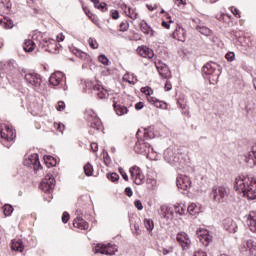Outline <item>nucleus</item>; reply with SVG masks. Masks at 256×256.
<instances>
[{"label": "nucleus", "instance_id": "58836bf2", "mask_svg": "<svg viewBox=\"0 0 256 256\" xmlns=\"http://www.w3.org/2000/svg\"><path fill=\"white\" fill-rule=\"evenodd\" d=\"M3 212L6 217L11 216L13 213V206H11V204H5L3 206Z\"/></svg>", "mask_w": 256, "mask_h": 256}, {"label": "nucleus", "instance_id": "4be33fe9", "mask_svg": "<svg viewBox=\"0 0 256 256\" xmlns=\"http://www.w3.org/2000/svg\"><path fill=\"white\" fill-rule=\"evenodd\" d=\"M157 69L160 77L163 79H170L171 70H169V66L167 64H158Z\"/></svg>", "mask_w": 256, "mask_h": 256}, {"label": "nucleus", "instance_id": "9b49d317", "mask_svg": "<svg viewBox=\"0 0 256 256\" xmlns=\"http://www.w3.org/2000/svg\"><path fill=\"white\" fill-rule=\"evenodd\" d=\"M49 83L50 85H53V87H57L61 85L64 91H67L68 89L65 74H63V72H60V71H57L51 74L49 78Z\"/></svg>", "mask_w": 256, "mask_h": 256}, {"label": "nucleus", "instance_id": "0e129e2a", "mask_svg": "<svg viewBox=\"0 0 256 256\" xmlns=\"http://www.w3.org/2000/svg\"><path fill=\"white\" fill-rule=\"evenodd\" d=\"M111 17H112V19H115V20L119 19V11L112 10L111 11Z\"/></svg>", "mask_w": 256, "mask_h": 256}, {"label": "nucleus", "instance_id": "4d7b16f0", "mask_svg": "<svg viewBox=\"0 0 256 256\" xmlns=\"http://www.w3.org/2000/svg\"><path fill=\"white\" fill-rule=\"evenodd\" d=\"M54 126L60 133H63L65 131V126L61 123H55Z\"/></svg>", "mask_w": 256, "mask_h": 256}, {"label": "nucleus", "instance_id": "7c9ffc66", "mask_svg": "<svg viewBox=\"0 0 256 256\" xmlns=\"http://www.w3.org/2000/svg\"><path fill=\"white\" fill-rule=\"evenodd\" d=\"M196 31H199V33H201V35H205V37H211V35H213V31L205 26V24L196 26Z\"/></svg>", "mask_w": 256, "mask_h": 256}, {"label": "nucleus", "instance_id": "a211bd4d", "mask_svg": "<svg viewBox=\"0 0 256 256\" xmlns=\"http://www.w3.org/2000/svg\"><path fill=\"white\" fill-rule=\"evenodd\" d=\"M242 251L246 253V255L256 256V242L253 239L245 240L243 242Z\"/></svg>", "mask_w": 256, "mask_h": 256}, {"label": "nucleus", "instance_id": "f8f14e48", "mask_svg": "<svg viewBox=\"0 0 256 256\" xmlns=\"http://www.w3.org/2000/svg\"><path fill=\"white\" fill-rule=\"evenodd\" d=\"M23 164L25 167H30V169H34L35 173L39 171V169H43L41 166V162L39 161V154L34 153L24 159Z\"/></svg>", "mask_w": 256, "mask_h": 256}, {"label": "nucleus", "instance_id": "72a5a7b5", "mask_svg": "<svg viewBox=\"0 0 256 256\" xmlns=\"http://www.w3.org/2000/svg\"><path fill=\"white\" fill-rule=\"evenodd\" d=\"M122 79L126 83H129V85H135V83H137V76H135V74L126 73Z\"/></svg>", "mask_w": 256, "mask_h": 256}, {"label": "nucleus", "instance_id": "39448f33", "mask_svg": "<svg viewBox=\"0 0 256 256\" xmlns=\"http://www.w3.org/2000/svg\"><path fill=\"white\" fill-rule=\"evenodd\" d=\"M141 133V130H138L136 133L137 142L134 147L135 153H139L140 155H149V153H155V149L151 147V144L147 142L143 136H141Z\"/></svg>", "mask_w": 256, "mask_h": 256}, {"label": "nucleus", "instance_id": "ea45409f", "mask_svg": "<svg viewBox=\"0 0 256 256\" xmlns=\"http://www.w3.org/2000/svg\"><path fill=\"white\" fill-rule=\"evenodd\" d=\"M129 172H130V175H131V179H133L138 174L141 173V168H139L138 166H133V167L130 168Z\"/></svg>", "mask_w": 256, "mask_h": 256}, {"label": "nucleus", "instance_id": "0eeeda50", "mask_svg": "<svg viewBox=\"0 0 256 256\" xmlns=\"http://www.w3.org/2000/svg\"><path fill=\"white\" fill-rule=\"evenodd\" d=\"M83 89L85 93H93L98 99H107V90L103 86L93 83V81H85Z\"/></svg>", "mask_w": 256, "mask_h": 256}, {"label": "nucleus", "instance_id": "774afa93", "mask_svg": "<svg viewBox=\"0 0 256 256\" xmlns=\"http://www.w3.org/2000/svg\"><path fill=\"white\" fill-rule=\"evenodd\" d=\"M193 256H207V253L203 252L202 250L195 251Z\"/></svg>", "mask_w": 256, "mask_h": 256}, {"label": "nucleus", "instance_id": "cd10ccee", "mask_svg": "<svg viewBox=\"0 0 256 256\" xmlns=\"http://www.w3.org/2000/svg\"><path fill=\"white\" fill-rule=\"evenodd\" d=\"M157 137V134H155V128L148 127L143 130V137L142 139H145L146 141H149V139H155Z\"/></svg>", "mask_w": 256, "mask_h": 256}, {"label": "nucleus", "instance_id": "e433bc0d", "mask_svg": "<svg viewBox=\"0 0 256 256\" xmlns=\"http://www.w3.org/2000/svg\"><path fill=\"white\" fill-rule=\"evenodd\" d=\"M187 213L189 215H197L199 213V207L195 203H192L187 207Z\"/></svg>", "mask_w": 256, "mask_h": 256}, {"label": "nucleus", "instance_id": "37998d69", "mask_svg": "<svg viewBox=\"0 0 256 256\" xmlns=\"http://www.w3.org/2000/svg\"><path fill=\"white\" fill-rule=\"evenodd\" d=\"M84 173L87 177H91V175H93V166L90 163H87L84 166Z\"/></svg>", "mask_w": 256, "mask_h": 256}, {"label": "nucleus", "instance_id": "4c0bfd02", "mask_svg": "<svg viewBox=\"0 0 256 256\" xmlns=\"http://www.w3.org/2000/svg\"><path fill=\"white\" fill-rule=\"evenodd\" d=\"M94 7L95 9H99V11H102V13H105V11H107V3L99 2V0L94 4Z\"/></svg>", "mask_w": 256, "mask_h": 256}, {"label": "nucleus", "instance_id": "b1692460", "mask_svg": "<svg viewBox=\"0 0 256 256\" xmlns=\"http://www.w3.org/2000/svg\"><path fill=\"white\" fill-rule=\"evenodd\" d=\"M159 215L162 219H166V221H169V219L173 218V211L171 210V208L163 205L160 207Z\"/></svg>", "mask_w": 256, "mask_h": 256}, {"label": "nucleus", "instance_id": "e2e57ef3", "mask_svg": "<svg viewBox=\"0 0 256 256\" xmlns=\"http://www.w3.org/2000/svg\"><path fill=\"white\" fill-rule=\"evenodd\" d=\"M70 219V215L68 212H63L62 214V223H67Z\"/></svg>", "mask_w": 256, "mask_h": 256}, {"label": "nucleus", "instance_id": "69168bd1", "mask_svg": "<svg viewBox=\"0 0 256 256\" xmlns=\"http://www.w3.org/2000/svg\"><path fill=\"white\" fill-rule=\"evenodd\" d=\"M125 194L127 195V197H133V190L131 189V187L125 188Z\"/></svg>", "mask_w": 256, "mask_h": 256}, {"label": "nucleus", "instance_id": "f257e3e1", "mask_svg": "<svg viewBox=\"0 0 256 256\" xmlns=\"http://www.w3.org/2000/svg\"><path fill=\"white\" fill-rule=\"evenodd\" d=\"M234 187L236 191L243 194L250 201L256 199V177L253 175L241 174L235 178Z\"/></svg>", "mask_w": 256, "mask_h": 256}, {"label": "nucleus", "instance_id": "5701e85b", "mask_svg": "<svg viewBox=\"0 0 256 256\" xmlns=\"http://www.w3.org/2000/svg\"><path fill=\"white\" fill-rule=\"evenodd\" d=\"M140 31H142L144 35H149V37L155 36V30H153V28L145 20L140 23Z\"/></svg>", "mask_w": 256, "mask_h": 256}, {"label": "nucleus", "instance_id": "f704fd0d", "mask_svg": "<svg viewBox=\"0 0 256 256\" xmlns=\"http://www.w3.org/2000/svg\"><path fill=\"white\" fill-rule=\"evenodd\" d=\"M174 211L177 215H185V213H187V206L178 203L174 206Z\"/></svg>", "mask_w": 256, "mask_h": 256}, {"label": "nucleus", "instance_id": "680f3d73", "mask_svg": "<svg viewBox=\"0 0 256 256\" xmlns=\"http://www.w3.org/2000/svg\"><path fill=\"white\" fill-rule=\"evenodd\" d=\"M134 205L138 211H143V203H141V200H136L134 202Z\"/></svg>", "mask_w": 256, "mask_h": 256}, {"label": "nucleus", "instance_id": "49530a36", "mask_svg": "<svg viewBox=\"0 0 256 256\" xmlns=\"http://www.w3.org/2000/svg\"><path fill=\"white\" fill-rule=\"evenodd\" d=\"M107 179H109V181H112V183H115L116 181H119V174L115 172L107 174Z\"/></svg>", "mask_w": 256, "mask_h": 256}, {"label": "nucleus", "instance_id": "5fc2aeb1", "mask_svg": "<svg viewBox=\"0 0 256 256\" xmlns=\"http://www.w3.org/2000/svg\"><path fill=\"white\" fill-rule=\"evenodd\" d=\"M103 159L106 165H109L111 163V158H109V153L105 150H103Z\"/></svg>", "mask_w": 256, "mask_h": 256}, {"label": "nucleus", "instance_id": "8fccbe9b", "mask_svg": "<svg viewBox=\"0 0 256 256\" xmlns=\"http://www.w3.org/2000/svg\"><path fill=\"white\" fill-rule=\"evenodd\" d=\"M98 61L102 63V65H109V58H107V56H105L104 54H101L98 57Z\"/></svg>", "mask_w": 256, "mask_h": 256}, {"label": "nucleus", "instance_id": "052dcab7", "mask_svg": "<svg viewBox=\"0 0 256 256\" xmlns=\"http://www.w3.org/2000/svg\"><path fill=\"white\" fill-rule=\"evenodd\" d=\"M172 89H173V85L171 84V81L166 80L165 85H164V90L171 91Z\"/></svg>", "mask_w": 256, "mask_h": 256}, {"label": "nucleus", "instance_id": "a878e982", "mask_svg": "<svg viewBox=\"0 0 256 256\" xmlns=\"http://www.w3.org/2000/svg\"><path fill=\"white\" fill-rule=\"evenodd\" d=\"M138 55H140V57H144V59H153V55L155 54L150 48L142 46L138 48Z\"/></svg>", "mask_w": 256, "mask_h": 256}, {"label": "nucleus", "instance_id": "c85d7f7f", "mask_svg": "<svg viewBox=\"0 0 256 256\" xmlns=\"http://www.w3.org/2000/svg\"><path fill=\"white\" fill-rule=\"evenodd\" d=\"M247 224L250 227V231H253V233H255V231H256V212H254V211L250 212L248 219H247Z\"/></svg>", "mask_w": 256, "mask_h": 256}, {"label": "nucleus", "instance_id": "2f4dec72", "mask_svg": "<svg viewBox=\"0 0 256 256\" xmlns=\"http://www.w3.org/2000/svg\"><path fill=\"white\" fill-rule=\"evenodd\" d=\"M25 249V246L23 245V240H14L12 242V250L18 251L19 253H23V250Z\"/></svg>", "mask_w": 256, "mask_h": 256}, {"label": "nucleus", "instance_id": "bb28decb", "mask_svg": "<svg viewBox=\"0 0 256 256\" xmlns=\"http://www.w3.org/2000/svg\"><path fill=\"white\" fill-rule=\"evenodd\" d=\"M0 26L4 27V29H13V20L7 16L0 15Z\"/></svg>", "mask_w": 256, "mask_h": 256}, {"label": "nucleus", "instance_id": "1a4fd4ad", "mask_svg": "<svg viewBox=\"0 0 256 256\" xmlns=\"http://www.w3.org/2000/svg\"><path fill=\"white\" fill-rule=\"evenodd\" d=\"M85 119L88 121L89 127L91 129H95L96 131H101V127H103V124L101 123V119L97 117V113L95 111L88 109L85 111Z\"/></svg>", "mask_w": 256, "mask_h": 256}, {"label": "nucleus", "instance_id": "c756f323", "mask_svg": "<svg viewBox=\"0 0 256 256\" xmlns=\"http://www.w3.org/2000/svg\"><path fill=\"white\" fill-rule=\"evenodd\" d=\"M113 107L114 111H116V114H118L119 116L126 115V113H129V109H127V107L118 104L117 102L113 103Z\"/></svg>", "mask_w": 256, "mask_h": 256}, {"label": "nucleus", "instance_id": "3c124183", "mask_svg": "<svg viewBox=\"0 0 256 256\" xmlns=\"http://www.w3.org/2000/svg\"><path fill=\"white\" fill-rule=\"evenodd\" d=\"M120 31H122V32L129 31V22L128 21H123L120 23Z\"/></svg>", "mask_w": 256, "mask_h": 256}, {"label": "nucleus", "instance_id": "bf43d9fd", "mask_svg": "<svg viewBox=\"0 0 256 256\" xmlns=\"http://www.w3.org/2000/svg\"><path fill=\"white\" fill-rule=\"evenodd\" d=\"M147 184L151 185V187H157V180H155V178H148L147 179Z\"/></svg>", "mask_w": 256, "mask_h": 256}, {"label": "nucleus", "instance_id": "a19ab883", "mask_svg": "<svg viewBox=\"0 0 256 256\" xmlns=\"http://www.w3.org/2000/svg\"><path fill=\"white\" fill-rule=\"evenodd\" d=\"M144 226L147 231H153V229H155V224H153V220L151 219H144Z\"/></svg>", "mask_w": 256, "mask_h": 256}, {"label": "nucleus", "instance_id": "473e14b6", "mask_svg": "<svg viewBox=\"0 0 256 256\" xmlns=\"http://www.w3.org/2000/svg\"><path fill=\"white\" fill-rule=\"evenodd\" d=\"M24 51H26V53H31L33 51H35V40H25L24 42Z\"/></svg>", "mask_w": 256, "mask_h": 256}, {"label": "nucleus", "instance_id": "6e6552de", "mask_svg": "<svg viewBox=\"0 0 256 256\" xmlns=\"http://www.w3.org/2000/svg\"><path fill=\"white\" fill-rule=\"evenodd\" d=\"M24 79L28 87H32L34 91H37V93H41V83H43V80L39 73L34 71L27 72L24 75Z\"/></svg>", "mask_w": 256, "mask_h": 256}, {"label": "nucleus", "instance_id": "20e7f679", "mask_svg": "<svg viewBox=\"0 0 256 256\" xmlns=\"http://www.w3.org/2000/svg\"><path fill=\"white\" fill-rule=\"evenodd\" d=\"M203 73L210 85H216L221 75V66L215 62H209L203 67Z\"/></svg>", "mask_w": 256, "mask_h": 256}, {"label": "nucleus", "instance_id": "a18cd8bd", "mask_svg": "<svg viewBox=\"0 0 256 256\" xmlns=\"http://www.w3.org/2000/svg\"><path fill=\"white\" fill-rule=\"evenodd\" d=\"M73 53L74 55H76V57H79V59H87L88 57L87 53L82 52L78 49L73 50Z\"/></svg>", "mask_w": 256, "mask_h": 256}, {"label": "nucleus", "instance_id": "423d86ee", "mask_svg": "<svg viewBox=\"0 0 256 256\" xmlns=\"http://www.w3.org/2000/svg\"><path fill=\"white\" fill-rule=\"evenodd\" d=\"M15 137V130H13V128H10L5 124H0V143H2L4 147L9 149V147L13 145Z\"/></svg>", "mask_w": 256, "mask_h": 256}, {"label": "nucleus", "instance_id": "9d476101", "mask_svg": "<svg viewBox=\"0 0 256 256\" xmlns=\"http://www.w3.org/2000/svg\"><path fill=\"white\" fill-rule=\"evenodd\" d=\"M211 197L216 203H225L226 199L229 197V191L224 186L213 187Z\"/></svg>", "mask_w": 256, "mask_h": 256}, {"label": "nucleus", "instance_id": "6e6d98bb", "mask_svg": "<svg viewBox=\"0 0 256 256\" xmlns=\"http://www.w3.org/2000/svg\"><path fill=\"white\" fill-rule=\"evenodd\" d=\"M119 173L123 177L124 181H129V176L127 175V172L123 168H119Z\"/></svg>", "mask_w": 256, "mask_h": 256}, {"label": "nucleus", "instance_id": "603ef678", "mask_svg": "<svg viewBox=\"0 0 256 256\" xmlns=\"http://www.w3.org/2000/svg\"><path fill=\"white\" fill-rule=\"evenodd\" d=\"M142 93H144V95H146L147 97L153 95V89H151V87H144L141 89Z\"/></svg>", "mask_w": 256, "mask_h": 256}, {"label": "nucleus", "instance_id": "6ab92c4d", "mask_svg": "<svg viewBox=\"0 0 256 256\" xmlns=\"http://www.w3.org/2000/svg\"><path fill=\"white\" fill-rule=\"evenodd\" d=\"M172 37L173 39H176V41L185 42V38L187 37V31H185V28H183V26L178 25L173 32Z\"/></svg>", "mask_w": 256, "mask_h": 256}, {"label": "nucleus", "instance_id": "09e8293b", "mask_svg": "<svg viewBox=\"0 0 256 256\" xmlns=\"http://www.w3.org/2000/svg\"><path fill=\"white\" fill-rule=\"evenodd\" d=\"M155 107L158 109H167V103L160 101L159 99L154 102Z\"/></svg>", "mask_w": 256, "mask_h": 256}, {"label": "nucleus", "instance_id": "aec40b11", "mask_svg": "<svg viewBox=\"0 0 256 256\" xmlns=\"http://www.w3.org/2000/svg\"><path fill=\"white\" fill-rule=\"evenodd\" d=\"M223 228L225 231H228V233H237V222H234L231 218H226L223 221Z\"/></svg>", "mask_w": 256, "mask_h": 256}, {"label": "nucleus", "instance_id": "ddd939ff", "mask_svg": "<svg viewBox=\"0 0 256 256\" xmlns=\"http://www.w3.org/2000/svg\"><path fill=\"white\" fill-rule=\"evenodd\" d=\"M40 189L49 195L50 193H53V190L55 189V178H53V175L47 174L45 176L40 184Z\"/></svg>", "mask_w": 256, "mask_h": 256}, {"label": "nucleus", "instance_id": "412c9836", "mask_svg": "<svg viewBox=\"0 0 256 256\" xmlns=\"http://www.w3.org/2000/svg\"><path fill=\"white\" fill-rule=\"evenodd\" d=\"M244 161L256 167V146H253L252 150L244 155Z\"/></svg>", "mask_w": 256, "mask_h": 256}, {"label": "nucleus", "instance_id": "2eb2a0df", "mask_svg": "<svg viewBox=\"0 0 256 256\" xmlns=\"http://www.w3.org/2000/svg\"><path fill=\"white\" fill-rule=\"evenodd\" d=\"M117 248L111 244H97L94 253H101V255H115Z\"/></svg>", "mask_w": 256, "mask_h": 256}, {"label": "nucleus", "instance_id": "79ce46f5", "mask_svg": "<svg viewBox=\"0 0 256 256\" xmlns=\"http://www.w3.org/2000/svg\"><path fill=\"white\" fill-rule=\"evenodd\" d=\"M128 17H130V19H133V21H135V19H137V17H139V14L137 13V10L135 8H128Z\"/></svg>", "mask_w": 256, "mask_h": 256}, {"label": "nucleus", "instance_id": "4468645a", "mask_svg": "<svg viewBox=\"0 0 256 256\" xmlns=\"http://www.w3.org/2000/svg\"><path fill=\"white\" fill-rule=\"evenodd\" d=\"M196 235L200 243H202L204 247H209V243L213 241V236L209 234V230L207 229H203V228L198 229L196 231Z\"/></svg>", "mask_w": 256, "mask_h": 256}, {"label": "nucleus", "instance_id": "f03ea898", "mask_svg": "<svg viewBox=\"0 0 256 256\" xmlns=\"http://www.w3.org/2000/svg\"><path fill=\"white\" fill-rule=\"evenodd\" d=\"M166 163H169L172 167L176 169H183L185 167V159H183V154L181 150L175 146L168 147L163 154Z\"/></svg>", "mask_w": 256, "mask_h": 256}, {"label": "nucleus", "instance_id": "13d9d810", "mask_svg": "<svg viewBox=\"0 0 256 256\" xmlns=\"http://www.w3.org/2000/svg\"><path fill=\"white\" fill-rule=\"evenodd\" d=\"M57 111H65V102L59 101L56 106Z\"/></svg>", "mask_w": 256, "mask_h": 256}, {"label": "nucleus", "instance_id": "864d4df0", "mask_svg": "<svg viewBox=\"0 0 256 256\" xmlns=\"http://www.w3.org/2000/svg\"><path fill=\"white\" fill-rule=\"evenodd\" d=\"M225 59H227V61H229L230 63H232V61H235V52L226 53Z\"/></svg>", "mask_w": 256, "mask_h": 256}, {"label": "nucleus", "instance_id": "f3484780", "mask_svg": "<svg viewBox=\"0 0 256 256\" xmlns=\"http://www.w3.org/2000/svg\"><path fill=\"white\" fill-rule=\"evenodd\" d=\"M176 241L181 245L182 249H189L191 247V239L185 232H179L176 236Z\"/></svg>", "mask_w": 256, "mask_h": 256}, {"label": "nucleus", "instance_id": "c03bdc74", "mask_svg": "<svg viewBox=\"0 0 256 256\" xmlns=\"http://www.w3.org/2000/svg\"><path fill=\"white\" fill-rule=\"evenodd\" d=\"M44 161H45L46 165L49 163V165H51V167H55V165H57V160H55L53 158V156H45Z\"/></svg>", "mask_w": 256, "mask_h": 256}, {"label": "nucleus", "instance_id": "dca6fc26", "mask_svg": "<svg viewBox=\"0 0 256 256\" xmlns=\"http://www.w3.org/2000/svg\"><path fill=\"white\" fill-rule=\"evenodd\" d=\"M176 185L178 189H182V191H189L191 187V178L187 175L179 174L176 179Z\"/></svg>", "mask_w": 256, "mask_h": 256}, {"label": "nucleus", "instance_id": "7ed1b4c3", "mask_svg": "<svg viewBox=\"0 0 256 256\" xmlns=\"http://www.w3.org/2000/svg\"><path fill=\"white\" fill-rule=\"evenodd\" d=\"M32 39L38 43L40 49L48 53H55L57 51V41L51 38H43L41 32H34Z\"/></svg>", "mask_w": 256, "mask_h": 256}, {"label": "nucleus", "instance_id": "338daca9", "mask_svg": "<svg viewBox=\"0 0 256 256\" xmlns=\"http://www.w3.org/2000/svg\"><path fill=\"white\" fill-rule=\"evenodd\" d=\"M148 11H155L157 9V4H146Z\"/></svg>", "mask_w": 256, "mask_h": 256}, {"label": "nucleus", "instance_id": "de8ad7c7", "mask_svg": "<svg viewBox=\"0 0 256 256\" xmlns=\"http://www.w3.org/2000/svg\"><path fill=\"white\" fill-rule=\"evenodd\" d=\"M88 43H89V46L91 47V49L99 48V44L97 43V40H95L94 38H89Z\"/></svg>", "mask_w": 256, "mask_h": 256}, {"label": "nucleus", "instance_id": "c9c22d12", "mask_svg": "<svg viewBox=\"0 0 256 256\" xmlns=\"http://www.w3.org/2000/svg\"><path fill=\"white\" fill-rule=\"evenodd\" d=\"M135 185H143L145 181V175H143V172H140L138 175H136L135 178H132Z\"/></svg>", "mask_w": 256, "mask_h": 256}, {"label": "nucleus", "instance_id": "393cba45", "mask_svg": "<svg viewBox=\"0 0 256 256\" xmlns=\"http://www.w3.org/2000/svg\"><path fill=\"white\" fill-rule=\"evenodd\" d=\"M73 226L77 229H81L82 231H87V229H89V223H87V221H85L81 217H77L74 219Z\"/></svg>", "mask_w": 256, "mask_h": 256}]
</instances>
